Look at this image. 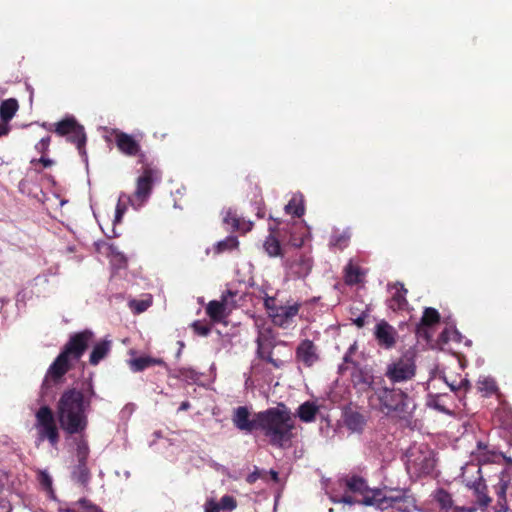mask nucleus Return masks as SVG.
Listing matches in <instances>:
<instances>
[{
  "instance_id": "obj_11",
  "label": "nucleus",
  "mask_w": 512,
  "mask_h": 512,
  "mask_svg": "<svg viewBox=\"0 0 512 512\" xmlns=\"http://www.w3.org/2000/svg\"><path fill=\"white\" fill-rule=\"evenodd\" d=\"M256 344V356L258 359L271 364L275 369H281L284 366L285 362L283 360L273 357L275 341L270 329L259 331Z\"/></svg>"
},
{
  "instance_id": "obj_49",
  "label": "nucleus",
  "mask_w": 512,
  "mask_h": 512,
  "mask_svg": "<svg viewBox=\"0 0 512 512\" xmlns=\"http://www.w3.org/2000/svg\"><path fill=\"white\" fill-rule=\"evenodd\" d=\"M428 405L434 407L438 411L447 412L446 409L439 403L438 396H432L428 401Z\"/></svg>"
},
{
  "instance_id": "obj_6",
  "label": "nucleus",
  "mask_w": 512,
  "mask_h": 512,
  "mask_svg": "<svg viewBox=\"0 0 512 512\" xmlns=\"http://www.w3.org/2000/svg\"><path fill=\"white\" fill-rule=\"evenodd\" d=\"M417 366L413 355L404 354L386 365L384 377L392 385L408 382L416 376Z\"/></svg>"
},
{
  "instance_id": "obj_23",
  "label": "nucleus",
  "mask_w": 512,
  "mask_h": 512,
  "mask_svg": "<svg viewBox=\"0 0 512 512\" xmlns=\"http://www.w3.org/2000/svg\"><path fill=\"white\" fill-rule=\"evenodd\" d=\"M59 512H104L103 509L87 498H81L71 504H65L59 507Z\"/></svg>"
},
{
  "instance_id": "obj_44",
  "label": "nucleus",
  "mask_w": 512,
  "mask_h": 512,
  "mask_svg": "<svg viewBox=\"0 0 512 512\" xmlns=\"http://www.w3.org/2000/svg\"><path fill=\"white\" fill-rule=\"evenodd\" d=\"M50 142H51L50 136L43 137L39 142H37L35 144V150L38 153L45 155L49 150Z\"/></svg>"
},
{
  "instance_id": "obj_50",
  "label": "nucleus",
  "mask_w": 512,
  "mask_h": 512,
  "mask_svg": "<svg viewBox=\"0 0 512 512\" xmlns=\"http://www.w3.org/2000/svg\"><path fill=\"white\" fill-rule=\"evenodd\" d=\"M36 163H41L45 168H47V167H51V166L53 165V163H54V162H53V160H51V159H49V158H46V157H44V156L42 155V157H41V158H39V159H33V160L31 161V164H33V165H34V164H36Z\"/></svg>"
},
{
  "instance_id": "obj_3",
  "label": "nucleus",
  "mask_w": 512,
  "mask_h": 512,
  "mask_svg": "<svg viewBox=\"0 0 512 512\" xmlns=\"http://www.w3.org/2000/svg\"><path fill=\"white\" fill-rule=\"evenodd\" d=\"M257 424L258 430L268 439L271 446L280 449L291 446L295 421L291 410L284 403L258 412Z\"/></svg>"
},
{
  "instance_id": "obj_59",
  "label": "nucleus",
  "mask_w": 512,
  "mask_h": 512,
  "mask_svg": "<svg viewBox=\"0 0 512 512\" xmlns=\"http://www.w3.org/2000/svg\"><path fill=\"white\" fill-rule=\"evenodd\" d=\"M247 480L248 482L252 483L255 480V478L254 476L250 475Z\"/></svg>"
},
{
  "instance_id": "obj_29",
  "label": "nucleus",
  "mask_w": 512,
  "mask_h": 512,
  "mask_svg": "<svg viewBox=\"0 0 512 512\" xmlns=\"http://www.w3.org/2000/svg\"><path fill=\"white\" fill-rule=\"evenodd\" d=\"M19 109L18 101L15 98L3 100L0 103V120L10 122Z\"/></svg>"
},
{
  "instance_id": "obj_52",
  "label": "nucleus",
  "mask_w": 512,
  "mask_h": 512,
  "mask_svg": "<svg viewBox=\"0 0 512 512\" xmlns=\"http://www.w3.org/2000/svg\"><path fill=\"white\" fill-rule=\"evenodd\" d=\"M41 484L47 488H50L52 485V480L49 475L43 473L41 476Z\"/></svg>"
},
{
  "instance_id": "obj_46",
  "label": "nucleus",
  "mask_w": 512,
  "mask_h": 512,
  "mask_svg": "<svg viewBox=\"0 0 512 512\" xmlns=\"http://www.w3.org/2000/svg\"><path fill=\"white\" fill-rule=\"evenodd\" d=\"M279 306L280 305H276L274 297L266 296L264 298V307L268 311L270 317H272L273 312H275Z\"/></svg>"
},
{
  "instance_id": "obj_43",
  "label": "nucleus",
  "mask_w": 512,
  "mask_h": 512,
  "mask_svg": "<svg viewBox=\"0 0 512 512\" xmlns=\"http://www.w3.org/2000/svg\"><path fill=\"white\" fill-rule=\"evenodd\" d=\"M218 505L220 510L233 511L237 507V500L231 495H224Z\"/></svg>"
},
{
  "instance_id": "obj_32",
  "label": "nucleus",
  "mask_w": 512,
  "mask_h": 512,
  "mask_svg": "<svg viewBox=\"0 0 512 512\" xmlns=\"http://www.w3.org/2000/svg\"><path fill=\"white\" fill-rule=\"evenodd\" d=\"M71 477L74 481L86 487L91 479L87 462H78L72 470Z\"/></svg>"
},
{
  "instance_id": "obj_42",
  "label": "nucleus",
  "mask_w": 512,
  "mask_h": 512,
  "mask_svg": "<svg viewBox=\"0 0 512 512\" xmlns=\"http://www.w3.org/2000/svg\"><path fill=\"white\" fill-rule=\"evenodd\" d=\"M460 334L456 329L453 328H445L439 335V342L442 344H447L450 341H458Z\"/></svg>"
},
{
  "instance_id": "obj_24",
  "label": "nucleus",
  "mask_w": 512,
  "mask_h": 512,
  "mask_svg": "<svg viewBox=\"0 0 512 512\" xmlns=\"http://www.w3.org/2000/svg\"><path fill=\"white\" fill-rule=\"evenodd\" d=\"M111 348H112L111 340L103 339V340L97 342L93 346L92 351L90 353L89 363L92 366L98 365L100 363V361H102L103 359H105L108 356V354L111 351Z\"/></svg>"
},
{
  "instance_id": "obj_47",
  "label": "nucleus",
  "mask_w": 512,
  "mask_h": 512,
  "mask_svg": "<svg viewBox=\"0 0 512 512\" xmlns=\"http://www.w3.org/2000/svg\"><path fill=\"white\" fill-rule=\"evenodd\" d=\"M367 317H368V312L364 311L356 318H352L353 324H355L358 328H362L365 326Z\"/></svg>"
},
{
  "instance_id": "obj_55",
  "label": "nucleus",
  "mask_w": 512,
  "mask_h": 512,
  "mask_svg": "<svg viewBox=\"0 0 512 512\" xmlns=\"http://www.w3.org/2000/svg\"><path fill=\"white\" fill-rule=\"evenodd\" d=\"M190 407V403L188 401H184L181 403L179 410H187Z\"/></svg>"
},
{
  "instance_id": "obj_10",
  "label": "nucleus",
  "mask_w": 512,
  "mask_h": 512,
  "mask_svg": "<svg viewBox=\"0 0 512 512\" xmlns=\"http://www.w3.org/2000/svg\"><path fill=\"white\" fill-rule=\"evenodd\" d=\"M340 482L343 483L349 491L362 495L363 498L359 503L365 506H372L380 500L381 489H370L366 480L360 476L353 475L351 477H345L341 479ZM381 500H383V498H381Z\"/></svg>"
},
{
  "instance_id": "obj_22",
  "label": "nucleus",
  "mask_w": 512,
  "mask_h": 512,
  "mask_svg": "<svg viewBox=\"0 0 512 512\" xmlns=\"http://www.w3.org/2000/svg\"><path fill=\"white\" fill-rule=\"evenodd\" d=\"M223 222L234 231L243 233L249 232L253 227V222L240 217L235 210L228 209L225 212Z\"/></svg>"
},
{
  "instance_id": "obj_27",
  "label": "nucleus",
  "mask_w": 512,
  "mask_h": 512,
  "mask_svg": "<svg viewBox=\"0 0 512 512\" xmlns=\"http://www.w3.org/2000/svg\"><path fill=\"white\" fill-rule=\"evenodd\" d=\"M319 412V407L312 401L302 403L297 409V416L304 423H311L315 421L316 415Z\"/></svg>"
},
{
  "instance_id": "obj_5",
  "label": "nucleus",
  "mask_w": 512,
  "mask_h": 512,
  "mask_svg": "<svg viewBox=\"0 0 512 512\" xmlns=\"http://www.w3.org/2000/svg\"><path fill=\"white\" fill-rule=\"evenodd\" d=\"M161 180V171L153 163L145 162L141 174L136 179V189L131 195L138 207L142 206L151 196L153 186Z\"/></svg>"
},
{
  "instance_id": "obj_40",
  "label": "nucleus",
  "mask_w": 512,
  "mask_h": 512,
  "mask_svg": "<svg viewBox=\"0 0 512 512\" xmlns=\"http://www.w3.org/2000/svg\"><path fill=\"white\" fill-rule=\"evenodd\" d=\"M238 246V240L235 236H228L224 240L219 241L216 245V251L222 253L227 250H232Z\"/></svg>"
},
{
  "instance_id": "obj_37",
  "label": "nucleus",
  "mask_w": 512,
  "mask_h": 512,
  "mask_svg": "<svg viewBox=\"0 0 512 512\" xmlns=\"http://www.w3.org/2000/svg\"><path fill=\"white\" fill-rule=\"evenodd\" d=\"M126 203L131 204L133 207H138L137 204L132 199L131 195L126 193H121L118 199V203L115 211V220L114 222H120L125 211H126Z\"/></svg>"
},
{
  "instance_id": "obj_7",
  "label": "nucleus",
  "mask_w": 512,
  "mask_h": 512,
  "mask_svg": "<svg viewBox=\"0 0 512 512\" xmlns=\"http://www.w3.org/2000/svg\"><path fill=\"white\" fill-rule=\"evenodd\" d=\"M37 435L39 441L48 440L51 446L55 447L59 442V430L52 409L47 406H41L36 414Z\"/></svg>"
},
{
  "instance_id": "obj_60",
  "label": "nucleus",
  "mask_w": 512,
  "mask_h": 512,
  "mask_svg": "<svg viewBox=\"0 0 512 512\" xmlns=\"http://www.w3.org/2000/svg\"><path fill=\"white\" fill-rule=\"evenodd\" d=\"M474 510H475L474 508H470L468 511L473 512Z\"/></svg>"
},
{
  "instance_id": "obj_35",
  "label": "nucleus",
  "mask_w": 512,
  "mask_h": 512,
  "mask_svg": "<svg viewBox=\"0 0 512 512\" xmlns=\"http://www.w3.org/2000/svg\"><path fill=\"white\" fill-rule=\"evenodd\" d=\"M477 389L482 393V396L489 397L498 393V386L496 381L491 377H484L477 382Z\"/></svg>"
},
{
  "instance_id": "obj_1",
  "label": "nucleus",
  "mask_w": 512,
  "mask_h": 512,
  "mask_svg": "<svg viewBox=\"0 0 512 512\" xmlns=\"http://www.w3.org/2000/svg\"><path fill=\"white\" fill-rule=\"evenodd\" d=\"M96 395L93 383L85 381L81 387L66 389L60 396L56 412L60 427L69 435L80 434L88 426L87 412Z\"/></svg>"
},
{
  "instance_id": "obj_16",
  "label": "nucleus",
  "mask_w": 512,
  "mask_h": 512,
  "mask_svg": "<svg viewBox=\"0 0 512 512\" xmlns=\"http://www.w3.org/2000/svg\"><path fill=\"white\" fill-rule=\"evenodd\" d=\"M344 426L352 433H362L367 424V415L356 408L345 407L342 412Z\"/></svg>"
},
{
  "instance_id": "obj_17",
  "label": "nucleus",
  "mask_w": 512,
  "mask_h": 512,
  "mask_svg": "<svg viewBox=\"0 0 512 512\" xmlns=\"http://www.w3.org/2000/svg\"><path fill=\"white\" fill-rule=\"evenodd\" d=\"M374 337L380 347L389 350L396 344L397 331L387 321L381 320L375 326Z\"/></svg>"
},
{
  "instance_id": "obj_41",
  "label": "nucleus",
  "mask_w": 512,
  "mask_h": 512,
  "mask_svg": "<svg viewBox=\"0 0 512 512\" xmlns=\"http://www.w3.org/2000/svg\"><path fill=\"white\" fill-rule=\"evenodd\" d=\"M152 304L151 299H142V300H136L133 299L129 302V307L132 309V311L136 314H140L144 311H146Z\"/></svg>"
},
{
  "instance_id": "obj_58",
  "label": "nucleus",
  "mask_w": 512,
  "mask_h": 512,
  "mask_svg": "<svg viewBox=\"0 0 512 512\" xmlns=\"http://www.w3.org/2000/svg\"><path fill=\"white\" fill-rule=\"evenodd\" d=\"M271 475H272V478L275 480L278 478V473L276 471H272Z\"/></svg>"
},
{
  "instance_id": "obj_26",
  "label": "nucleus",
  "mask_w": 512,
  "mask_h": 512,
  "mask_svg": "<svg viewBox=\"0 0 512 512\" xmlns=\"http://www.w3.org/2000/svg\"><path fill=\"white\" fill-rule=\"evenodd\" d=\"M434 499L438 503V505L440 506V508L443 512H463V511H465L464 508H459L457 506H454L451 494L442 488L436 490Z\"/></svg>"
},
{
  "instance_id": "obj_20",
  "label": "nucleus",
  "mask_w": 512,
  "mask_h": 512,
  "mask_svg": "<svg viewBox=\"0 0 512 512\" xmlns=\"http://www.w3.org/2000/svg\"><path fill=\"white\" fill-rule=\"evenodd\" d=\"M440 320L441 316L437 309L432 307H426L423 311V315L420 319V322L416 327L417 335L419 337L429 340L431 338L429 328L438 324Z\"/></svg>"
},
{
  "instance_id": "obj_14",
  "label": "nucleus",
  "mask_w": 512,
  "mask_h": 512,
  "mask_svg": "<svg viewBox=\"0 0 512 512\" xmlns=\"http://www.w3.org/2000/svg\"><path fill=\"white\" fill-rule=\"evenodd\" d=\"M320 359L318 348L312 340H302L295 350L296 362L306 368L314 366Z\"/></svg>"
},
{
  "instance_id": "obj_54",
  "label": "nucleus",
  "mask_w": 512,
  "mask_h": 512,
  "mask_svg": "<svg viewBox=\"0 0 512 512\" xmlns=\"http://www.w3.org/2000/svg\"><path fill=\"white\" fill-rule=\"evenodd\" d=\"M471 387L470 382L467 379H462L459 383V389L464 388L468 390Z\"/></svg>"
},
{
  "instance_id": "obj_45",
  "label": "nucleus",
  "mask_w": 512,
  "mask_h": 512,
  "mask_svg": "<svg viewBox=\"0 0 512 512\" xmlns=\"http://www.w3.org/2000/svg\"><path fill=\"white\" fill-rule=\"evenodd\" d=\"M192 328L194 332L200 336H207L211 331L210 326L202 324L200 321H195L192 324Z\"/></svg>"
},
{
  "instance_id": "obj_30",
  "label": "nucleus",
  "mask_w": 512,
  "mask_h": 512,
  "mask_svg": "<svg viewBox=\"0 0 512 512\" xmlns=\"http://www.w3.org/2000/svg\"><path fill=\"white\" fill-rule=\"evenodd\" d=\"M161 364H163V361L161 359L153 358L150 356H142V357L131 359L129 361L130 369L133 372H140L149 367H152L155 365H161Z\"/></svg>"
},
{
  "instance_id": "obj_34",
  "label": "nucleus",
  "mask_w": 512,
  "mask_h": 512,
  "mask_svg": "<svg viewBox=\"0 0 512 512\" xmlns=\"http://www.w3.org/2000/svg\"><path fill=\"white\" fill-rule=\"evenodd\" d=\"M285 212L300 218L305 213L304 201L301 196H293L285 206Z\"/></svg>"
},
{
  "instance_id": "obj_28",
  "label": "nucleus",
  "mask_w": 512,
  "mask_h": 512,
  "mask_svg": "<svg viewBox=\"0 0 512 512\" xmlns=\"http://www.w3.org/2000/svg\"><path fill=\"white\" fill-rule=\"evenodd\" d=\"M311 268V259L304 255L299 256L290 265L292 273L298 278H305L310 273Z\"/></svg>"
},
{
  "instance_id": "obj_4",
  "label": "nucleus",
  "mask_w": 512,
  "mask_h": 512,
  "mask_svg": "<svg viewBox=\"0 0 512 512\" xmlns=\"http://www.w3.org/2000/svg\"><path fill=\"white\" fill-rule=\"evenodd\" d=\"M50 132L56 133L58 136H66L67 140L73 143L79 154L86 156L85 145L87 141L85 129L73 116L66 117L59 122L50 124L47 127L43 125Z\"/></svg>"
},
{
  "instance_id": "obj_2",
  "label": "nucleus",
  "mask_w": 512,
  "mask_h": 512,
  "mask_svg": "<svg viewBox=\"0 0 512 512\" xmlns=\"http://www.w3.org/2000/svg\"><path fill=\"white\" fill-rule=\"evenodd\" d=\"M363 383L369 386L370 405L386 416H393L399 419L408 420L412 417L415 405L407 392L395 385L388 386L386 380L379 376L363 377Z\"/></svg>"
},
{
  "instance_id": "obj_13",
  "label": "nucleus",
  "mask_w": 512,
  "mask_h": 512,
  "mask_svg": "<svg viewBox=\"0 0 512 512\" xmlns=\"http://www.w3.org/2000/svg\"><path fill=\"white\" fill-rule=\"evenodd\" d=\"M70 358L66 357L62 352L55 358L53 363L48 368L46 376L43 380L41 391L44 394L50 386V380L54 383H58L62 377L70 370Z\"/></svg>"
},
{
  "instance_id": "obj_18",
  "label": "nucleus",
  "mask_w": 512,
  "mask_h": 512,
  "mask_svg": "<svg viewBox=\"0 0 512 512\" xmlns=\"http://www.w3.org/2000/svg\"><path fill=\"white\" fill-rule=\"evenodd\" d=\"M300 308V303L280 305L272 314V322L274 325L286 329L294 322V318L299 313Z\"/></svg>"
},
{
  "instance_id": "obj_8",
  "label": "nucleus",
  "mask_w": 512,
  "mask_h": 512,
  "mask_svg": "<svg viewBox=\"0 0 512 512\" xmlns=\"http://www.w3.org/2000/svg\"><path fill=\"white\" fill-rule=\"evenodd\" d=\"M462 481L474 491L479 506L487 507L491 499L487 495V486L481 475V468L476 464L467 465L462 472Z\"/></svg>"
},
{
  "instance_id": "obj_39",
  "label": "nucleus",
  "mask_w": 512,
  "mask_h": 512,
  "mask_svg": "<svg viewBox=\"0 0 512 512\" xmlns=\"http://www.w3.org/2000/svg\"><path fill=\"white\" fill-rule=\"evenodd\" d=\"M356 350V344H353L349 347L343 357V363L339 366V372L343 374L346 370L349 369V365L353 367L357 366V363L352 359V355Z\"/></svg>"
},
{
  "instance_id": "obj_19",
  "label": "nucleus",
  "mask_w": 512,
  "mask_h": 512,
  "mask_svg": "<svg viewBox=\"0 0 512 512\" xmlns=\"http://www.w3.org/2000/svg\"><path fill=\"white\" fill-rule=\"evenodd\" d=\"M236 294L237 293L232 290H227L222 294L221 301L212 300L208 303L206 314L213 322L220 323L226 318L228 298L234 297Z\"/></svg>"
},
{
  "instance_id": "obj_56",
  "label": "nucleus",
  "mask_w": 512,
  "mask_h": 512,
  "mask_svg": "<svg viewBox=\"0 0 512 512\" xmlns=\"http://www.w3.org/2000/svg\"><path fill=\"white\" fill-rule=\"evenodd\" d=\"M477 447H478V450H485L487 448V446L485 444H483L482 442H478L477 444Z\"/></svg>"
},
{
  "instance_id": "obj_31",
  "label": "nucleus",
  "mask_w": 512,
  "mask_h": 512,
  "mask_svg": "<svg viewBox=\"0 0 512 512\" xmlns=\"http://www.w3.org/2000/svg\"><path fill=\"white\" fill-rule=\"evenodd\" d=\"M364 272L358 265L349 263L344 269V280L347 285L353 286L361 283L364 278Z\"/></svg>"
},
{
  "instance_id": "obj_51",
  "label": "nucleus",
  "mask_w": 512,
  "mask_h": 512,
  "mask_svg": "<svg viewBox=\"0 0 512 512\" xmlns=\"http://www.w3.org/2000/svg\"><path fill=\"white\" fill-rule=\"evenodd\" d=\"M10 130L11 127L8 122L0 121V137L8 135Z\"/></svg>"
},
{
  "instance_id": "obj_53",
  "label": "nucleus",
  "mask_w": 512,
  "mask_h": 512,
  "mask_svg": "<svg viewBox=\"0 0 512 512\" xmlns=\"http://www.w3.org/2000/svg\"><path fill=\"white\" fill-rule=\"evenodd\" d=\"M339 502L341 503H344V504H349V505H352L355 503V500L352 496L350 495H344L342 496V498L339 500Z\"/></svg>"
},
{
  "instance_id": "obj_57",
  "label": "nucleus",
  "mask_w": 512,
  "mask_h": 512,
  "mask_svg": "<svg viewBox=\"0 0 512 512\" xmlns=\"http://www.w3.org/2000/svg\"><path fill=\"white\" fill-rule=\"evenodd\" d=\"M449 385H450V388H451L452 391L459 390V385H457V386L455 384H449Z\"/></svg>"
},
{
  "instance_id": "obj_15",
  "label": "nucleus",
  "mask_w": 512,
  "mask_h": 512,
  "mask_svg": "<svg viewBox=\"0 0 512 512\" xmlns=\"http://www.w3.org/2000/svg\"><path fill=\"white\" fill-rule=\"evenodd\" d=\"M250 415V411L246 406L235 408L232 415L233 425L245 433H252L254 430H258V412L254 413L252 419Z\"/></svg>"
},
{
  "instance_id": "obj_36",
  "label": "nucleus",
  "mask_w": 512,
  "mask_h": 512,
  "mask_svg": "<svg viewBox=\"0 0 512 512\" xmlns=\"http://www.w3.org/2000/svg\"><path fill=\"white\" fill-rule=\"evenodd\" d=\"M383 500L377 501L373 506H377L378 508L385 509L388 507H394L398 503L402 502L404 500V494L401 491H398L397 495H387L384 494L381 490V497Z\"/></svg>"
},
{
  "instance_id": "obj_33",
  "label": "nucleus",
  "mask_w": 512,
  "mask_h": 512,
  "mask_svg": "<svg viewBox=\"0 0 512 512\" xmlns=\"http://www.w3.org/2000/svg\"><path fill=\"white\" fill-rule=\"evenodd\" d=\"M270 235L266 238L264 242V249L267 254L271 257H277L281 255V244L279 240L274 235L275 229L270 227Z\"/></svg>"
},
{
  "instance_id": "obj_48",
  "label": "nucleus",
  "mask_w": 512,
  "mask_h": 512,
  "mask_svg": "<svg viewBox=\"0 0 512 512\" xmlns=\"http://www.w3.org/2000/svg\"><path fill=\"white\" fill-rule=\"evenodd\" d=\"M205 512H220L218 502L214 499H209L205 505Z\"/></svg>"
},
{
  "instance_id": "obj_9",
  "label": "nucleus",
  "mask_w": 512,
  "mask_h": 512,
  "mask_svg": "<svg viewBox=\"0 0 512 512\" xmlns=\"http://www.w3.org/2000/svg\"><path fill=\"white\" fill-rule=\"evenodd\" d=\"M94 339V333L85 329L70 335L61 352L71 360L78 361L88 349Z\"/></svg>"
},
{
  "instance_id": "obj_38",
  "label": "nucleus",
  "mask_w": 512,
  "mask_h": 512,
  "mask_svg": "<svg viewBox=\"0 0 512 512\" xmlns=\"http://www.w3.org/2000/svg\"><path fill=\"white\" fill-rule=\"evenodd\" d=\"M90 449L85 439L81 438L76 443V457L78 462H87Z\"/></svg>"
},
{
  "instance_id": "obj_25",
  "label": "nucleus",
  "mask_w": 512,
  "mask_h": 512,
  "mask_svg": "<svg viewBox=\"0 0 512 512\" xmlns=\"http://www.w3.org/2000/svg\"><path fill=\"white\" fill-rule=\"evenodd\" d=\"M498 503L495 507L496 512H507L508 503L512 504V485L501 481L497 491Z\"/></svg>"
},
{
  "instance_id": "obj_12",
  "label": "nucleus",
  "mask_w": 512,
  "mask_h": 512,
  "mask_svg": "<svg viewBox=\"0 0 512 512\" xmlns=\"http://www.w3.org/2000/svg\"><path fill=\"white\" fill-rule=\"evenodd\" d=\"M115 137V144L118 150L129 157L138 156L140 163H145L146 156L141 152L140 143L131 135L120 131L118 129H114L112 133Z\"/></svg>"
},
{
  "instance_id": "obj_21",
  "label": "nucleus",
  "mask_w": 512,
  "mask_h": 512,
  "mask_svg": "<svg viewBox=\"0 0 512 512\" xmlns=\"http://www.w3.org/2000/svg\"><path fill=\"white\" fill-rule=\"evenodd\" d=\"M388 288L390 290H394L393 295L388 300L389 308L393 311L405 310L408 306V301L406 299L408 290L405 288L404 284L401 282H395L388 284Z\"/></svg>"
}]
</instances>
